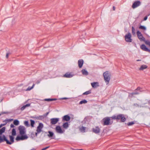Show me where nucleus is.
Wrapping results in <instances>:
<instances>
[{"label":"nucleus","instance_id":"obj_45","mask_svg":"<svg viewBox=\"0 0 150 150\" xmlns=\"http://www.w3.org/2000/svg\"><path fill=\"white\" fill-rule=\"evenodd\" d=\"M49 113V112H47L45 115H43V116H44L45 117L46 116H47L48 114Z\"/></svg>","mask_w":150,"mask_h":150},{"label":"nucleus","instance_id":"obj_21","mask_svg":"<svg viewBox=\"0 0 150 150\" xmlns=\"http://www.w3.org/2000/svg\"><path fill=\"white\" fill-rule=\"evenodd\" d=\"M147 68V66L145 65H142L139 69L140 70H143L144 69H146Z\"/></svg>","mask_w":150,"mask_h":150},{"label":"nucleus","instance_id":"obj_18","mask_svg":"<svg viewBox=\"0 0 150 150\" xmlns=\"http://www.w3.org/2000/svg\"><path fill=\"white\" fill-rule=\"evenodd\" d=\"M73 75L71 74L70 73L67 72L64 75V77L66 78H70L72 77Z\"/></svg>","mask_w":150,"mask_h":150},{"label":"nucleus","instance_id":"obj_24","mask_svg":"<svg viewBox=\"0 0 150 150\" xmlns=\"http://www.w3.org/2000/svg\"><path fill=\"white\" fill-rule=\"evenodd\" d=\"M13 120V119H6L5 120L3 121V122L5 123V124H6L8 122H10Z\"/></svg>","mask_w":150,"mask_h":150},{"label":"nucleus","instance_id":"obj_34","mask_svg":"<svg viewBox=\"0 0 150 150\" xmlns=\"http://www.w3.org/2000/svg\"><path fill=\"white\" fill-rule=\"evenodd\" d=\"M87 101L85 100H83L80 101L79 103V104H82L83 103H87Z\"/></svg>","mask_w":150,"mask_h":150},{"label":"nucleus","instance_id":"obj_12","mask_svg":"<svg viewBox=\"0 0 150 150\" xmlns=\"http://www.w3.org/2000/svg\"><path fill=\"white\" fill-rule=\"evenodd\" d=\"M92 130L93 132L96 134L99 133L100 132V129L98 126L96 127L95 128H93L92 129Z\"/></svg>","mask_w":150,"mask_h":150},{"label":"nucleus","instance_id":"obj_31","mask_svg":"<svg viewBox=\"0 0 150 150\" xmlns=\"http://www.w3.org/2000/svg\"><path fill=\"white\" fill-rule=\"evenodd\" d=\"M24 124L27 127H28L30 126V125L28 121H25L24 122Z\"/></svg>","mask_w":150,"mask_h":150},{"label":"nucleus","instance_id":"obj_61","mask_svg":"<svg viewBox=\"0 0 150 150\" xmlns=\"http://www.w3.org/2000/svg\"><path fill=\"white\" fill-rule=\"evenodd\" d=\"M45 133H47V132H45Z\"/></svg>","mask_w":150,"mask_h":150},{"label":"nucleus","instance_id":"obj_15","mask_svg":"<svg viewBox=\"0 0 150 150\" xmlns=\"http://www.w3.org/2000/svg\"><path fill=\"white\" fill-rule=\"evenodd\" d=\"M70 119V117L68 115H66L63 116L62 120L63 121H69Z\"/></svg>","mask_w":150,"mask_h":150},{"label":"nucleus","instance_id":"obj_32","mask_svg":"<svg viewBox=\"0 0 150 150\" xmlns=\"http://www.w3.org/2000/svg\"><path fill=\"white\" fill-rule=\"evenodd\" d=\"M139 94V93L138 92H135L132 93L130 94V95L132 97H133V96L134 95H138Z\"/></svg>","mask_w":150,"mask_h":150},{"label":"nucleus","instance_id":"obj_57","mask_svg":"<svg viewBox=\"0 0 150 150\" xmlns=\"http://www.w3.org/2000/svg\"><path fill=\"white\" fill-rule=\"evenodd\" d=\"M140 60H139V59H138V60H137V61H140Z\"/></svg>","mask_w":150,"mask_h":150},{"label":"nucleus","instance_id":"obj_59","mask_svg":"<svg viewBox=\"0 0 150 150\" xmlns=\"http://www.w3.org/2000/svg\"><path fill=\"white\" fill-rule=\"evenodd\" d=\"M148 103H150V100L148 102Z\"/></svg>","mask_w":150,"mask_h":150},{"label":"nucleus","instance_id":"obj_2","mask_svg":"<svg viewBox=\"0 0 150 150\" xmlns=\"http://www.w3.org/2000/svg\"><path fill=\"white\" fill-rule=\"evenodd\" d=\"M3 139H2L1 137H0V142H1L2 143L4 142H6L7 144L10 145L14 142V137L13 136H9L10 140V142L7 139L5 136H3Z\"/></svg>","mask_w":150,"mask_h":150},{"label":"nucleus","instance_id":"obj_50","mask_svg":"<svg viewBox=\"0 0 150 150\" xmlns=\"http://www.w3.org/2000/svg\"><path fill=\"white\" fill-rule=\"evenodd\" d=\"M6 124H5V123L3 124H1V125H2V126L5 125H6Z\"/></svg>","mask_w":150,"mask_h":150},{"label":"nucleus","instance_id":"obj_22","mask_svg":"<svg viewBox=\"0 0 150 150\" xmlns=\"http://www.w3.org/2000/svg\"><path fill=\"white\" fill-rule=\"evenodd\" d=\"M30 106V104H28L25 105H23V106L21 107V110L23 111L27 107H29Z\"/></svg>","mask_w":150,"mask_h":150},{"label":"nucleus","instance_id":"obj_47","mask_svg":"<svg viewBox=\"0 0 150 150\" xmlns=\"http://www.w3.org/2000/svg\"><path fill=\"white\" fill-rule=\"evenodd\" d=\"M115 8L114 6L113 7V11H115Z\"/></svg>","mask_w":150,"mask_h":150},{"label":"nucleus","instance_id":"obj_55","mask_svg":"<svg viewBox=\"0 0 150 150\" xmlns=\"http://www.w3.org/2000/svg\"><path fill=\"white\" fill-rule=\"evenodd\" d=\"M30 150H35V149L33 148V149H32Z\"/></svg>","mask_w":150,"mask_h":150},{"label":"nucleus","instance_id":"obj_27","mask_svg":"<svg viewBox=\"0 0 150 150\" xmlns=\"http://www.w3.org/2000/svg\"><path fill=\"white\" fill-rule=\"evenodd\" d=\"M48 133L49 134H47V136L49 137H52L54 135V133L52 132L49 131Z\"/></svg>","mask_w":150,"mask_h":150},{"label":"nucleus","instance_id":"obj_20","mask_svg":"<svg viewBox=\"0 0 150 150\" xmlns=\"http://www.w3.org/2000/svg\"><path fill=\"white\" fill-rule=\"evenodd\" d=\"M34 118L38 120H42L45 118V116L43 115H40L38 116H35Z\"/></svg>","mask_w":150,"mask_h":150},{"label":"nucleus","instance_id":"obj_33","mask_svg":"<svg viewBox=\"0 0 150 150\" xmlns=\"http://www.w3.org/2000/svg\"><path fill=\"white\" fill-rule=\"evenodd\" d=\"M30 125L32 127H34V124L35 123V121L32 120H30Z\"/></svg>","mask_w":150,"mask_h":150},{"label":"nucleus","instance_id":"obj_41","mask_svg":"<svg viewBox=\"0 0 150 150\" xmlns=\"http://www.w3.org/2000/svg\"><path fill=\"white\" fill-rule=\"evenodd\" d=\"M11 54V53H7L6 54V58L8 59V55Z\"/></svg>","mask_w":150,"mask_h":150},{"label":"nucleus","instance_id":"obj_19","mask_svg":"<svg viewBox=\"0 0 150 150\" xmlns=\"http://www.w3.org/2000/svg\"><path fill=\"white\" fill-rule=\"evenodd\" d=\"M141 48L144 51H146L148 50V49L146 47L144 44H142L140 46Z\"/></svg>","mask_w":150,"mask_h":150},{"label":"nucleus","instance_id":"obj_37","mask_svg":"<svg viewBox=\"0 0 150 150\" xmlns=\"http://www.w3.org/2000/svg\"><path fill=\"white\" fill-rule=\"evenodd\" d=\"M35 86V84H33V85L32 87H28V88L26 89V91H30L31 89H32V88H33V87H34Z\"/></svg>","mask_w":150,"mask_h":150},{"label":"nucleus","instance_id":"obj_35","mask_svg":"<svg viewBox=\"0 0 150 150\" xmlns=\"http://www.w3.org/2000/svg\"><path fill=\"white\" fill-rule=\"evenodd\" d=\"M91 93V91L89 90L87 91H86L84 93H83V95H88L89 94H90Z\"/></svg>","mask_w":150,"mask_h":150},{"label":"nucleus","instance_id":"obj_46","mask_svg":"<svg viewBox=\"0 0 150 150\" xmlns=\"http://www.w3.org/2000/svg\"><path fill=\"white\" fill-rule=\"evenodd\" d=\"M147 19V16H146L144 18V21H146V20Z\"/></svg>","mask_w":150,"mask_h":150},{"label":"nucleus","instance_id":"obj_8","mask_svg":"<svg viewBox=\"0 0 150 150\" xmlns=\"http://www.w3.org/2000/svg\"><path fill=\"white\" fill-rule=\"evenodd\" d=\"M21 135V137L17 136L16 138V140L17 141H19L20 140H23L28 138V137L26 135Z\"/></svg>","mask_w":150,"mask_h":150},{"label":"nucleus","instance_id":"obj_39","mask_svg":"<svg viewBox=\"0 0 150 150\" xmlns=\"http://www.w3.org/2000/svg\"><path fill=\"white\" fill-rule=\"evenodd\" d=\"M134 124V122L132 121V122H129L128 123H127V125L128 126H129L132 125H133Z\"/></svg>","mask_w":150,"mask_h":150},{"label":"nucleus","instance_id":"obj_52","mask_svg":"<svg viewBox=\"0 0 150 150\" xmlns=\"http://www.w3.org/2000/svg\"><path fill=\"white\" fill-rule=\"evenodd\" d=\"M146 52H148L150 53V50L148 49V51H147Z\"/></svg>","mask_w":150,"mask_h":150},{"label":"nucleus","instance_id":"obj_48","mask_svg":"<svg viewBox=\"0 0 150 150\" xmlns=\"http://www.w3.org/2000/svg\"><path fill=\"white\" fill-rule=\"evenodd\" d=\"M40 132H37L35 133V134L36 136H37L38 133H39Z\"/></svg>","mask_w":150,"mask_h":150},{"label":"nucleus","instance_id":"obj_44","mask_svg":"<svg viewBox=\"0 0 150 150\" xmlns=\"http://www.w3.org/2000/svg\"><path fill=\"white\" fill-rule=\"evenodd\" d=\"M10 127L11 128H13L15 126L13 124H11L10 125Z\"/></svg>","mask_w":150,"mask_h":150},{"label":"nucleus","instance_id":"obj_1","mask_svg":"<svg viewBox=\"0 0 150 150\" xmlns=\"http://www.w3.org/2000/svg\"><path fill=\"white\" fill-rule=\"evenodd\" d=\"M112 120H120L121 122H124L125 121L126 119L125 115L123 114H119L117 115H113L111 117Z\"/></svg>","mask_w":150,"mask_h":150},{"label":"nucleus","instance_id":"obj_14","mask_svg":"<svg viewBox=\"0 0 150 150\" xmlns=\"http://www.w3.org/2000/svg\"><path fill=\"white\" fill-rule=\"evenodd\" d=\"M56 132L59 133H62L64 132L62 130L60 127L59 126H57L55 129Z\"/></svg>","mask_w":150,"mask_h":150},{"label":"nucleus","instance_id":"obj_43","mask_svg":"<svg viewBox=\"0 0 150 150\" xmlns=\"http://www.w3.org/2000/svg\"><path fill=\"white\" fill-rule=\"evenodd\" d=\"M8 112H1L0 114H1V115H2V114H8Z\"/></svg>","mask_w":150,"mask_h":150},{"label":"nucleus","instance_id":"obj_4","mask_svg":"<svg viewBox=\"0 0 150 150\" xmlns=\"http://www.w3.org/2000/svg\"><path fill=\"white\" fill-rule=\"evenodd\" d=\"M110 118H111V117H106L103 119V125H108L112 124V123H111L110 122Z\"/></svg>","mask_w":150,"mask_h":150},{"label":"nucleus","instance_id":"obj_6","mask_svg":"<svg viewBox=\"0 0 150 150\" xmlns=\"http://www.w3.org/2000/svg\"><path fill=\"white\" fill-rule=\"evenodd\" d=\"M132 35L129 33H128L126 34L125 36V41L128 42H131L132 41V39H131Z\"/></svg>","mask_w":150,"mask_h":150},{"label":"nucleus","instance_id":"obj_51","mask_svg":"<svg viewBox=\"0 0 150 150\" xmlns=\"http://www.w3.org/2000/svg\"><path fill=\"white\" fill-rule=\"evenodd\" d=\"M49 147H50V146H48L46 147L45 148V149L46 150V149H47Z\"/></svg>","mask_w":150,"mask_h":150},{"label":"nucleus","instance_id":"obj_26","mask_svg":"<svg viewBox=\"0 0 150 150\" xmlns=\"http://www.w3.org/2000/svg\"><path fill=\"white\" fill-rule=\"evenodd\" d=\"M86 127L82 126L79 128L80 131L82 132H85Z\"/></svg>","mask_w":150,"mask_h":150},{"label":"nucleus","instance_id":"obj_16","mask_svg":"<svg viewBox=\"0 0 150 150\" xmlns=\"http://www.w3.org/2000/svg\"><path fill=\"white\" fill-rule=\"evenodd\" d=\"M83 63V61L82 59H81L78 60V66L79 68H81L82 67Z\"/></svg>","mask_w":150,"mask_h":150},{"label":"nucleus","instance_id":"obj_17","mask_svg":"<svg viewBox=\"0 0 150 150\" xmlns=\"http://www.w3.org/2000/svg\"><path fill=\"white\" fill-rule=\"evenodd\" d=\"M98 84L99 83L98 82H94L91 83V85L93 88H96L97 87L99 86V85Z\"/></svg>","mask_w":150,"mask_h":150},{"label":"nucleus","instance_id":"obj_7","mask_svg":"<svg viewBox=\"0 0 150 150\" xmlns=\"http://www.w3.org/2000/svg\"><path fill=\"white\" fill-rule=\"evenodd\" d=\"M141 2L139 1H134L133 4L132 6V8L134 9L141 5Z\"/></svg>","mask_w":150,"mask_h":150},{"label":"nucleus","instance_id":"obj_25","mask_svg":"<svg viewBox=\"0 0 150 150\" xmlns=\"http://www.w3.org/2000/svg\"><path fill=\"white\" fill-rule=\"evenodd\" d=\"M69 124L67 122H66L63 124V127L64 129H67L69 127Z\"/></svg>","mask_w":150,"mask_h":150},{"label":"nucleus","instance_id":"obj_40","mask_svg":"<svg viewBox=\"0 0 150 150\" xmlns=\"http://www.w3.org/2000/svg\"><path fill=\"white\" fill-rule=\"evenodd\" d=\"M145 43L146 45H149L150 47V42L149 40L145 41Z\"/></svg>","mask_w":150,"mask_h":150},{"label":"nucleus","instance_id":"obj_56","mask_svg":"<svg viewBox=\"0 0 150 150\" xmlns=\"http://www.w3.org/2000/svg\"><path fill=\"white\" fill-rule=\"evenodd\" d=\"M2 127V125L1 124L0 125V128H1Z\"/></svg>","mask_w":150,"mask_h":150},{"label":"nucleus","instance_id":"obj_58","mask_svg":"<svg viewBox=\"0 0 150 150\" xmlns=\"http://www.w3.org/2000/svg\"><path fill=\"white\" fill-rule=\"evenodd\" d=\"M67 99V98H63V99Z\"/></svg>","mask_w":150,"mask_h":150},{"label":"nucleus","instance_id":"obj_10","mask_svg":"<svg viewBox=\"0 0 150 150\" xmlns=\"http://www.w3.org/2000/svg\"><path fill=\"white\" fill-rule=\"evenodd\" d=\"M43 127V125L42 123H40L38 126L36 131L38 132H40L42 131V129Z\"/></svg>","mask_w":150,"mask_h":150},{"label":"nucleus","instance_id":"obj_9","mask_svg":"<svg viewBox=\"0 0 150 150\" xmlns=\"http://www.w3.org/2000/svg\"><path fill=\"white\" fill-rule=\"evenodd\" d=\"M137 34L138 38L140 41H145V38L143 37L141 33L139 31H138L137 32Z\"/></svg>","mask_w":150,"mask_h":150},{"label":"nucleus","instance_id":"obj_42","mask_svg":"<svg viewBox=\"0 0 150 150\" xmlns=\"http://www.w3.org/2000/svg\"><path fill=\"white\" fill-rule=\"evenodd\" d=\"M142 88L140 87H138L135 90V91H136V90H139V91H140V90Z\"/></svg>","mask_w":150,"mask_h":150},{"label":"nucleus","instance_id":"obj_60","mask_svg":"<svg viewBox=\"0 0 150 150\" xmlns=\"http://www.w3.org/2000/svg\"><path fill=\"white\" fill-rule=\"evenodd\" d=\"M1 114H0V116H1Z\"/></svg>","mask_w":150,"mask_h":150},{"label":"nucleus","instance_id":"obj_49","mask_svg":"<svg viewBox=\"0 0 150 150\" xmlns=\"http://www.w3.org/2000/svg\"><path fill=\"white\" fill-rule=\"evenodd\" d=\"M6 124H5V123L3 124H1V125H2V126L5 125H6Z\"/></svg>","mask_w":150,"mask_h":150},{"label":"nucleus","instance_id":"obj_29","mask_svg":"<svg viewBox=\"0 0 150 150\" xmlns=\"http://www.w3.org/2000/svg\"><path fill=\"white\" fill-rule=\"evenodd\" d=\"M12 135L13 136H15L16 135V129L14 128H13L12 129Z\"/></svg>","mask_w":150,"mask_h":150},{"label":"nucleus","instance_id":"obj_28","mask_svg":"<svg viewBox=\"0 0 150 150\" xmlns=\"http://www.w3.org/2000/svg\"><path fill=\"white\" fill-rule=\"evenodd\" d=\"M57 100V99L56 98H46L44 100L47 101H51L54 100Z\"/></svg>","mask_w":150,"mask_h":150},{"label":"nucleus","instance_id":"obj_5","mask_svg":"<svg viewBox=\"0 0 150 150\" xmlns=\"http://www.w3.org/2000/svg\"><path fill=\"white\" fill-rule=\"evenodd\" d=\"M18 130L20 135H23L25 133V128L24 126H20L18 127Z\"/></svg>","mask_w":150,"mask_h":150},{"label":"nucleus","instance_id":"obj_3","mask_svg":"<svg viewBox=\"0 0 150 150\" xmlns=\"http://www.w3.org/2000/svg\"><path fill=\"white\" fill-rule=\"evenodd\" d=\"M103 76L104 79L107 85H108L110 79L111 75L108 71H106L104 73Z\"/></svg>","mask_w":150,"mask_h":150},{"label":"nucleus","instance_id":"obj_38","mask_svg":"<svg viewBox=\"0 0 150 150\" xmlns=\"http://www.w3.org/2000/svg\"><path fill=\"white\" fill-rule=\"evenodd\" d=\"M132 33L133 35H134L135 34V29L134 27L132 26Z\"/></svg>","mask_w":150,"mask_h":150},{"label":"nucleus","instance_id":"obj_30","mask_svg":"<svg viewBox=\"0 0 150 150\" xmlns=\"http://www.w3.org/2000/svg\"><path fill=\"white\" fill-rule=\"evenodd\" d=\"M13 123L15 125H18L19 124V122L18 120H16L14 121Z\"/></svg>","mask_w":150,"mask_h":150},{"label":"nucleus","instance_id":"obj_13","mask_svg":"<svg viewBox=\"0 0 150 150\" xmlns=\"http://www.w3.org/2000/svg\"><path fill=\"white\" fill-rule=\"evenodd\" d=\"M6 127H3L1 129H0V137H1L2 139H3V136L5 135L3 134L2 133L5 132ZM1 142H0V143Z\"/></svg>","mask_w":150,"mask_h":150},{"label":"nucleus","instance_id":"obj_54","mask_svg":"<svg viewBox=\"0 0 150 150\" xmlns=\"http://www.w3.org/2000/svg\"><path fill=\"white\" fill-rule=\"evenodd\" d=\"M41 150H45V148H44L42 149Z\"/></svg>","mask_w":150,"mask_h":150},{"label":"nucleus","instance_id":"obj_36","mask_svg":"<svg viewBox=\"0 0 150 150\" xmlns=\"http://www.w3.org/2000/svg\"><path fill=\"white\" fill-rule=\"evenodd\" d=\"M139 28L144 30H146V27L142 25H140L139 26Z\"/></svg>","mask_w":150,"mask_h":150},{"label":"nucleus","instance_id":"obj_53","mask_svg":"<svg viewBox=\"0 0 150 150\" xmlns=\"http://www.w3.org/2000/svg\"><path fill=\"white\" fill-rule=\"evenodd\" d=\"M83 150V149H76V150Z\"/></svg>","mask_w":150,"mask_h":150},{"label":"nucleus","instance_id":"obj_11","mask_svg":"<svg viewBox=\"0 0 150 150\" xmlns=\"http://www.w3.org/2000/svg\"><path fill=\"white\" fill-rule=\"evenodd\" d=\"M58 118H52L50 119V123L51 125H55L59 121Z\"/></svg>","mask_w":150,"mask_h":150},{"label":"nucleus","instance_id":"obj_23","mask_svg":"<svg viewBox=\"0 0 150 150\" xmlns=\"http://www.w3.org/2000/svg\"><path fill=\"white\" fill-rule=\"evenodd\" d=\"M81 72L82 74L83 75L87 76L88 74V72L85 69H83L81 70Z\"/></svg>","mask_w":150,"mask_h":150}]
</instances>
